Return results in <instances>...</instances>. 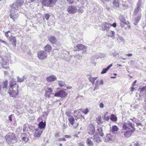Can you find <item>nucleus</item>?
Segmentation results:
<instances>
[{"instance_id":"nucleus-1","label":"nucleus","mask_w":146,"mask_h":146,"mask_svg":"<svg viewBox=\"0 0 146 146\" xmlns=\"http://www.w3.org/2000/svg\"><path fill=\"white\" fill-rule=\"evenodd\" d=\"M24 0H17L10 6V17L13 21L17 19L19 15L17 11L20 9L24 3Z\"/></svg>"},{"instance_id":"nucleus-2","label":"nucleus","mask_w":146,"mask_h":146,"mask_svg":"<svg viewBox=\"0 0 146 146\" xmlns=\"http://www.w3.org/2000/svg\"><path fill=\"white\" fill-rule=\"evenodd\" d=\"M7 142L9 144L13 143L16 140V137L15 134L13 133H9L5 137Z\"/></svg>"},{"instance_id":"nucleus-3","label":"nucleus","mask_w":146,"mask_h":146,"mask_svg":"<svg viewBox=\"0 0 146 146\" xmlns=\"http://www.w3.org/2000/svg\"><path fill=\"white\" fill-rule=\"evenodd\" d=\"M135 125L129 121H128L127 123L124 122L123 123L122 129L123 130H126L130 129V127L132 129L135 128Z\"/></svg>"},{"instance_id":"nucleus-4","label":"nucleus","mask_w":146,"mask_h":146,"mask_svg":"<svg viewBox=\"0 0 146 146\" xmlns=\"http://www.w3.org/2000/svg\"><path fill=\"white\" fill-rule=\"evenodd\" d=\"M67 11L69 14H74L77 12V8L76 6L73 5H70L68 7Z\"/></svg>"},{"instance_id":"nucleus-5","label":"nucleus","mask_w":146,"mask_h":146,"mask_svg":"<svg viewBox=\"0 0 146 146\" xmlns=\"http://www.w3.org/2000/svg\"><path fill=\"white\" fill-rule=\"evenodd\" d=\"M18 87L16 88L15 89V88L10 89V92H8V93L9 94L11 97H15L18 94Z\"/></svg>"},{"instance_id":"nucleus-6","label":"nucleus","mask_w":146,"mask_h":146,"mask_svg":"<svg viewBox=\"0 0 146 146\" xmlns=\"http://www.w3.org/2000/svg\"><path fill=\"white\" fill-rule=\"evenodd\" d=\"M114 139V137L111 134L109 133L104 138V140L105 142L112 143Z\"/></svg>"},{"instance_id":"nucleus-7","label":"nucleus","mask_w":146,"mask_h":146,"mask_svg":"<svg viewBox=\"0 0 146 146\" xmlns=\"http://www.w3.org/2000/svg\"><path fill=\"white\" fill-rule=\"evenodd\" d=\"M110 24L106 22H104L101 25V29L103 31H108L110 27Z\"/></svg>"},{"instance_id":"nucleus-8","label":"nucleus","mask_w":146,"mask_h":146,"mask_svg":"<svg viewBox=\"0 0 146 146\" xmlns=\"http://www.w3.org/2000/svg\"><path fill=\"white\" fill-rule=\"evenodd\" d=\"M47 56L46 53L44 51H40L38 53V57L41 60H43L46 58Z\"/></svg>"},{"instance_id":"nucleus-9","label":"nucleus","mask_w":146,"mask_h":146,"mask_svg":"<svg viewBox=\"0 0 146 146\" xmlns=\"http://www.w3.org/2000/svg\"><path fill=\"white\" fill-rule=\"evenodd\" d=\"M67 95L66 93L63 90H60L57 91L54 94L55 97L63 98L65 97Z\"/></svg>"},{"instance_id":"nucleus-10","label":"nucleus","mask_w":146,"mask_h":146,"mask_svg":"<svg viewBox=\"0 0 146 146\" xmlns=\"http://www.w3.org/2000/svg\"><path fill=\"white\" fill-rule=\"evenodd\" d=\"M88 133L90 135L94 134L95 129L94 126L92 124H89L88 127Z\"/></svg>"},{"instance_id":"nucleus-11","label":"nucleus","mask_w":146,"mask_h":146,"mask_svg":"<svg viewBox=\"0 0 146 146\" xmlns=\"http://www.w3.org/2000/svg\"><path fill=\"white\" fill-rule=\"evenodd\" d=\"M135 130V128L127 130L124 133V136L126 138L130 137L133 134Z\"/></svg>"},{"instance_id":"nucleus-12","label":"nucleus","mask_w":146,"mask_h":146,"mask_svg":"<svg viewBox=\"0 0 146 146\" xmlns=\"http://www.w3.org/2000/svg\"><path fill=\"white\" fill-rule=\"evenodd\" d=\"M86 48V47L83 44H79L74 47V51H79L80 50L85 49Z\"/></svg>"},{"instance_id":"nucleus-13","label":"nucleus","mask_w":146,"mask_h":146,"mask_svg":"<svg viewBox=\"0 0 146 146\" xmlns=\"http://www.w3.org/2000/svg\"><path fill=\"white\" fill-rule=\"evenodd\" d=\"M38 119L39 120L41 119V122L38 124V128H40L41 129H44L46 126V122L45 121L43 122V121L42 119L40 118H38Z\"/></svg>"},{"instance_id":"nucleus-14","label":"nucleus","mask_w":146,"mask_h":146,"mask_svg":"<svg viewBox=\"0 0 146 146\" xmlns=\"http://www.w3.org/2000/svg\"><path fill=\"white\" fill-rule=\"evenodd\" d=\"M43 132V130L40 128H38L35 129L34 136L36 137H39Z\"/></svg>"},{"instance_id":"nucleus-15","label":"nucleus","mask_w":146,"mask_h":146,"mask_svg":"<svg viewBox=\"0 0 146 146\" xmlns=\"http://www.w3.org/2000/svg\"><path fill=\"white\" fill-rule=\"evenodd\" d=\"M56 76L54 75H52L47 77L46 80L48 82H51L56 80Z\"/></svg>"},{"instance_id":"nucleus-16","label":"nucleus","mask_w":146,"mask_h":146,"mask_svg":"<svg viewBox=\"0 0 146 146\" xmlns=\"http://www.w3.org/2000/svg\"><path fill=\"white\" fill-rule=\"evenodd\" d=\"M9 86H10V89L15 88V89L16 88L18 87V85H17L16 82L13 80H11L10 82Z\"/></svg>"},{"instance_id":"nucleus-17","label":"nucleus","mask_w":146,"mask_h":146,"mask_svg":"<svg viewBox=\"0 0 146 146\" xmlns=\"http://www.w3.org/2000/svg\"><path fill=\"white\" fill-rule=\"evenodd\" d=\"M92 139L95 142H96V143H100L102 141V140L98 135H94Z\"/></svg>"},{"instance_id":"nucleus-18","label":"nucleus","mask_w":146,"mask_h":146,"mask_svg":"<svg viewBox=\"0 0 146 146\" xmlns=\"http://www.w3.org/2000/svg\"><path fill=\"white\" fill-rule=\"evenodd\" d=\"M8 39L12 43V45L13 47L16 46V40L15 36H13Z\"/></svg>"},{"instance_id":"nucleus-19","label":"nucleus","mask_w":146,"mask_h":146,"mask_svg":"<svg viewBox=\"0 0 146 146\" xmlns=\"http://www.w3.org/2000/svg\"><path fill=\"white\" fill-rule=\"evenodd\" d=\"M21 138L23 141L25 143L27 142L29 140V138L27 137V134L25 133H21Z\"/></svg>"},{"instance_id":"nucleus-20","label":"nucleus","mask_w":146,"mask_h":146,"mask_svg":"<svg viewBox=\"0 0 146 146\" xmlns=\"http://www.w3.org/2000/svg\"><path fill=\"white\" fill-rule=\"evenodd\" d=\"M48 40L52 44H54L57 41L56 38L54 36H51L48 38Z\"/></svg>"},{"instance_id":"nucleus-21","label":"nucleus","mask_w":146,"mask_h":146,"mask_svg":"<svg viewBox=\"0 0 146 146\" xmlns=\"http://www.w3.org/2000/svg\"><path fill=\"white\" fill-rule=\"evenodd\" d=\"M141 13H139L137 15V17H135V22L134 23L135 25H136L139 22V21L141 19Z\"/></svg>"},{"instance_id":"nucleus-22","label":"nucleus","mask_w":146,"mask_h":146,"mask_svg":"<svg viewBox=\"0 0 146 146\" xmlns=\"http://www.w3.org/2000/svg\"><path fill=\"white\" fill-rule=\"evenodd\" d=\"M120 1L119 0H114L113 1V5L114 8H117L119 6Z\"/></svg>"},{"instance_id":"nucleus-23","label":"nucleus","mask_w":146,"mask_h":146,"mask_svg":"<svg viewBox=\"0 0 146 146\" xmlns=\"http://www.w3.org/2000/svg\"><path fill=\"white\" fill-rule=\"evenodd\" d=\"M91 139H92V137L87 139L86 140V143L87 145L89 146H94V145Z\"/></svg>"},{"instance_id":"nucleus-24","label":"nucleus","mask_w":146,"mask_h":146,"mask_svg":"<svg viewBox=\"0 0 146 146\" xmlns=\"http://www.w3.org/2000/svg\"><path fill=\"white\" fill-rule=\"evenodd\" d=\"M50 0H42V4L46 6L52 7V5H50Z\"/></svg>"},{"instance_id":"nucleus-25","label":"nucleus","mask_w":146,"mask_h":146,"mask_svg":"<svg viewBox=\"0 0 146 146\" xmlns=\"http://www.w3.org/2000/svg\"><path fill=\"white\" fill-rule=\"evenodd\" d=\"M5 36L7 38V39L13 36L12 35V33L10 31L5 32Z\"/></svg>"},{"instance_id":"nucleus-26","label":"nucleus","mask_w":146,"mask_h":146,"mask_svg":"<svg viewBox=\"0 0 146 146\" xmlns=\"http://www.w3.org/2000/svg\"><path fill=\"white\" fill-rule=\"evenodd\" d=\"M97 130L98 134L100 136L103 137L104 136V133L102 132L103 130L102 127H99L98 128Z\"/></svg>"},{"instance_id":"nucleus-27","label":"nucleus","mask_w":146,"mask_h":146,"mask_svg":"<svg viewBox=\"0 0 146 146\" xmlns=\"http://www.w3.org/2000/svg\"><path fill=\"white\" fill-rule=\"evenodd\" d=\"M113 65L111 64L109 65L106 68L103 69L102 71L101 72V74H104L107 72L108 70Z\"/></svg>"},{"instance_id":"nucleus-28","label":"nucleus","mask_w":146,"mask_h":146,"mask_svg":"<svg viewBox=\"0 0 146 146\" xmlns=\"http://www.w3.org/2000/svg\"><path fill=\"white\" fill-rule=\"evenodd\" d=\"M52 49V47L48 44L46 45L44 48V50L47 52H49Z\"/></svg>"},{"instance_id":"nucleus-29","label":"nucleus","mask_w":146,"mask_h":146,"mask_svg":"<svg viewBox=\"0 0 146 146\" xmlns=\"http://www.w3.org/2000/svg\"><path fill=\"white\" fill-rule=\"evenodd\" d=\"M119 19L121 23H126V20L123 16L122 15H120L119 17Z\"/></svg>"},{"instance_id":"nucleus-30","label":"nucleus","mask_w":146,"mask_h":146,"mask_svg":"<svg viewBox=\"0 0 146 146\" xmlns=\"http://www.w3.org/2000/svg\"><path fill=\"white\" fill-rule=\"evenodd\" d=\"M68 121L70 124L73 125L74 122V119L72 116H70L68 119Z\"/></svg>"},{"instance_id":"nucleus-31","label":"nucleus","mask_w":146,"mask_h":146,"mask_svg":"<svg viewBox=\"0 0 146 146\" xmlns=\"http://www.w3.org/2000/svg\"><path fill=\"white\" fill-rule=\"evenodd\" d=\"M8 81L7 80L3 82V89L6 90L7 89V85H8Z\"/></svg>"},{"instance_id":"nucleus-32","label":"nucleus","mask_w":146,"mask_h":146,"mask_svg":"<svg viewBox=\"0 0 146 146\" xmlns=\"http://www.w3.org/2000/svg\"><path fill=\"white\" fill-rule=\"evenodd\" d=\"M118 128L115 125H113L111 127L112 132L114 133L115 131H117L118 130Z\"/></svg>"},{"instance_id":"nucleus-33","label":"nucleus","mask_w":146,"mask_h":146,"mask_svg":"<svg viewBox=\"0 0 146 146\" xmlns=\"http://www.w3.org/2000/svg\"><path fill=\"white\" fill-rule=\"evenodd\" d=\"M50 17V15L48 13L44 14L43 16L44 21V22L45 21H44L45 19L47 21L48 20Z\"/></svg>"},{"instance_id":"nucleus-34","label":"nucleus","mask_w":146,"mask_h":146,"mask_svg":"<svg viewBox=\"0 0 146 146\" xmlns=\"http://www.w3.org/2000/svg\"><path fill=\"white\" fill-rule=\"evenodd\" d=\"M110 119L111 121L114 122L116 121L117 119L116 116L113 114L111 115Z\"/></svg>"},{"instance_id":"nucleus-35","label":"nucleus","mask_w":146,"mask_h":146,"mask_svg":"<svg viewBox=\"0 0 146 146\" xmlns=\"http://www.w3.org/2000/svg\"><path fill=\"white\" fill-rule=\"evenodd\" d=\"M141 11V9L136 7L135 9L133 12V15H136L138 13V12L140 11Z\"/></svg>"},{"instance_id":"nucleus-36","label":"nucleus","mask_w":146,"mask_h":146,"mask_svg":"<svg viewBox=\"0 0 146 146\" xmlns=\"http://www.w3.org/2000/svg\"><path fill=\"white\" fill-rule=\"evenodd\" d=\"M97 78V77H90L88 78L89 81L91 82L92 84H94V81Z\"/></svg>"},{"instance_id":"nucleus-37","label":"nucleus","mask_w":146,"mask_h":146,"mask_svg":"<svg viewBox=\"0 0 146 146\" xmlns=\"http://www.w3.org/2000/svg\"><path fill=\"white\" fill-rule=\"evenodd\" d=\"M58 83L59 86L61 87H65L66 86V84L63 81H58Z\"/></svg>"},{"instance_id":"nucleus-38","label":"nucleus","mask_w":146,"mask_h":146,"mask_svg":"<svg viewBox=\"0 0 146 146\" xmlns=\"http://www.w3.org/2000/svg\"><path fill=\"white\" fill-rule=\"evenodd\" d=\"M108 112H106L105 113L103 117L104 119L107 121H108L110 119L108 115Z\"/></svg>"},{"instance_id":"nucleus-39","label":"nucleus","mask_w":146,"mask_h":146,"mask_svg":"<svg viewBox=\"0 0 146 146\" xmlns=\"http://www.w3.org/2000/svg\"><path fill=\"white\" fill-rule=\"evenodd\" d=\"M142 6V2L141 0H139L136 5V7L141 9Z\"/></svg>"},{"instance_id":"nucleus-40","label":"nucleus","mask_w":146,"mask_h":146,"mask_svg":"<svg viewBox=\"0 0 146 146\" xmlns=\"http://www.w3.org/2000/svg\"><path fill=\"white\" fill-rule=\"evenodd\" d=\"M108 36L111 37H114L115 36V32L113 31H111L109 32Z\"/></svg>"},{"instance_id":"nucleus-41","label":"nucleus","mask_w":146,"mask_h":146,"mask_svg":"<svg viewBox=\"0 0 146 146\" xmlns=\"http://www.w3.org/2000/svg\"><path fill=\"white\" fill-rule=\"evenodd\" d=\"M24 76L22 77L21 78H20L19 76H18L17 77V82H21L24 81Z\"/></svg>"},{"instance_id":"nucleus-42","label":"nucleus","mask_w":146,"mask_h":146,"mask_svg":"<svg viewBox=\"0 0 146 146\" xmlns=\"http://www.w3.org/2000/svg\"><path fill=\"white\" fill-rule=\"evenodd\" d=\"M99 88V86H98V80H97L96 81V83L95 85V88L93 90L94 91H95L96 89H98Z\"/></svg>"},{"instance_id":"nucleus-43","label":"nucleus","mask_w":146,"mask_h":146,"mask_svg":"<svg viewBox=\"0 0 146 146\" xmlns=\"http://www.w3.org/2000/svg\"><path fill=\"white\" fill-rule=\"evenodd\" d=\"M51 94H49L48 93V91H47V90H45L44 96L46 98H49L50 97Z\"/></svg>"},{"instance_id":"nucleus-44","label":"nucleus","mask_w":146,"mask_h":146,"mask_svg":"<svg viewBox=\"0 0 146 146\" xmlns=\"http://www.w3.org/2000/svg\"><path fill=\"white\" fill-rule=\"evenodd\" d=\"M57 0H50V5H52V7L57 2Z\"/></svg>"},{"instance_id":"nucleus-45","label":"nucleus","mask_w":146,"mask_h":146,"mask_svg":"<svg viewBox=\"0 0 146 146\" xmlns=\"http://www.w3.org/2000/svg\"><path fill=\"white\" fill-rule=\"evenodd\" d=\"M122 5L124 9H127L128 8V5L127 2H124L122 4Z\"/></svg>"},{"instance_id":"nucleus-46","label":"nucleus","mask_w":146,"mask_h":146,"mask_svg":"<svg viewBox=\"0 0 146 146\" xmlns=\"http://www.w3.org/2000/svg\"><path fill=\"white\" fill-rule=\"evenodd\" d=\"M46 90H47V91H48V93L49 94H51L52 92V90L50 88L48 87Z\"/></svg>"},{"instance_id":"nucleus-47","label":"nucleus","mask_w":146,"mask_h":146,"mask_svg":"<svg viewBox=\"0 0 146 146\" xmlns=\"http://www.w3.org/2000/svg\"><path fill=\"white\" fill-rule=\"evenodd\" d=\"M67 127V125L65 123H63L62 125V129L63 130H64Z\"/></svg>"},{"instance_id":"nucleus-48","label":"nucleus","mask_w":146,"mask_h":146,"mask_svg":"<svg viewBox=\"0 0 146 146\" xmlns=\"http://www.w3.org/2000/svg\"><path fill=\"white\" fill-rule=\"evenodd\" d=\"M130 119L132 120V121L133 122V123H137V121H138V120L135 118H133Z\"/></svg>"},{"instance_id":"nucleus-49","label":"nucleus","mask_w":146,"mask_h":146,"mask_svg":"<svg viewBox=\"0 0 146 146\" xmlns=\"http://www.w3.org/2000/svg\"><path fill=\"white\" fill-rule=\"evenodd\" d=\"M79 125V123H74L73 125V127L74 128H76Z\"/></svg>"},{"instance_id":"nucleus-50","label":"nucleus","mask_w":146,"mask_h":146,"mask_svg":"<svg viewBox=\"0 0 146 146\" xmlns=\"http://www.w3.org/2000/svg\"><path fill=\"white\" fill-rule=\"evenodd\" d=\"M71 113L70 111H66L65 113V114L68 116L70 117V115L71 114Z\"/></svg>"},{"instance_id":"nucleus-51","label":"nucleus","mask_w":146,"mask_h":146,"mask_svg":"<svg viewBox=\"0 0 146 146\" xmlns=\"http://www.w3.org/2000/svg\"><path fill=\"white\" fill-rule=\"evenodd\" d=\"M77 11L79 13H82L83 12V10L81 9H77Z\"/></svg>"},{"instance_id":"nucleus-52","label":"nucleus","mask_w":146,"mask_h":146,"mask_svg":"<svg viewBox=\"0 0 146 146\" xmlns=\"http://www.w3.org/2000/svg\"><path fill=\"white\" fill-rule=\"evenodd\" d=\"M146 88V87L145 86H143L141 88L139 89V90H140V93L141 92H142L144 90H145Z\"/></svg>"},{"instance_id":"nucleus-53","label":"nucleus","mask_w":146,"mask_h":146,"mask_svg":"<svg viewBox=\"0 0 146 146\" xmlns=\"http://www.w3.org/2000/svg\"><path fill=\"white\" fill-rule=\"evenodd\" d=\"M28 2L29 3H32L33 2H35L38 1V0H28Z\"/></svg>"},{"instance_id":"nucleus-54","label":"nucleus","mask_w":146,"mask_h":146,"mask_svg":"<svg viewBox=\"0 0 146 146\" xmlns=\"http://www.w3.org/2000/svg\"><path fill=\"white\" fill-rule=\"evenodd\" d=\"M88 112V110L87 109H86L83 111V112L85 114H87Z\"/></svg>"},{"instance_id":"nucleus-55","label":"nucleus","mask_w":146,"mask_h":146,"mask_svg":"<svg viewBox=\"0 0 146 146\" xmlns=\"http://www.w3.org/2000/svg\"><path fill=\"white\" fill-rule=\"evenodd\" d=\"M118 38L122 42H124L125 40L121 36H119L118 37Z\"/></svg>"},{"instance_id":"nucleus-56","label":"nucleus","mask_w":146,"mask_h":146,"mask_svg":"<svg viewBox=\"0 0 146 146\" xmlns=\"http://www.w3.org/2000/svg\"><path fill=\"white\" fill-rule=\"evenodd\" d=\"M98 120L99 121L100 123H102L103 122V121H102V120L101 119V116H99L98 117Z\"/></svg>"},{"instance_id":"nucleus-57","label":"nucleus","mask_w":146,"mask_h":146,"mask_svg":"<svg viewBox=\"0 0 146 146\" xmlns=\"http://www.w3.org/2000/svg\"><path fill=\"white\" fill-rule=\"evenodd\" d=\"M58 140L59 141H66V139H65V138H60L58 139Z\"/></svg>"},{"instance_id":"nucleus-58","label":"nucleus","mask_w":146,"mask_h":146,"mask_svg":"<svg viewBox=\"0 0 146 146\" xmlns=\"http://www.w3.org/2000/svg\"><path fill=\"white\" fill-rule=\"evenodd\" d=\"M136 123L137 126H139L141 125V123L139 122V121H137Z\"/></svg>"},{"instance_id":"nucleus-59","label":"nucleus","mask_w":146,"mask_h":146,"mask_svg":"<svg viewBox=\"0 0 146 146\" xmlns=\"http://www.w3.org/2000/svg\"><path fill=\"white\" fill-rule=\"evenodd\" d=\"M110 27L113 26L114 27H115L116 26V23H114L112 24H110Z\"/></svg>"},{"instance_id":"nucleus-60","label":"nucleus","mask_w":146,"mask_h":146,"mask_svg":"<svg viewBox=\"0 0 146 146\" xmlns=\"http://www.w3.org/2000/svg\"><path fill=\"white\" fill-rule=\"evenodd\" d=\"M105 55L104 54H101L100 55V57L101 58H103L105 56Z\"/></svg>"},{"instance_id":"nucleus-61","label":"nucleus","mask_w":146,"mask_h":146,"mask_svg":"<svg viewBox=\"0 0 146 146\" xmlns=\"http://www.w3.org/2000/svg\"><path fill=\"white\" fill-rule=\"evenodd\" d=\"M135 62V60H131L130 62V64L131 65H133L134 64Z\"/></svg>"},{"instance_id":"nucleus-62","label":"nucleus","mask_w":146,"mask_h":146,"mask_svg":"<svg viewBox=\"0 0 146 146\" xmlns=\"http://www.w3.org/2000/svg\"><path fill=\"white\" fill-rule=\"evenodd\" d=\"M13 114H11L9 116V119L11 121H12V115H13Z\"/></svg>"},{"instance_id":"nucleus-63","label":"nucleus","mask_w":146,"mask_h":146,"mask_svg":"<svg viewBox=\"0 0 146 146\" xmlns=\"http://www.w3.org/2000/svg\"><path fill=\"white\" fill-rule=\"evenodd\" d=\"M134 146H140L139 143L137 142H136L134 144Z\"/></svg>"},{"instance_id":"nucleus-64","label":"nucleus","mask_w":146,"mask_h":146,"mask_svg":"<svg viewBox=\"0 0 146 146\" xmlns=\"http://www.w3.org/2000/svg\"><path fill=\"white\" fill-rule=\"evenodd\" d=\"M70 4H72L73 3V0H66Z\"/></svg>"}]
</instances>
